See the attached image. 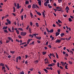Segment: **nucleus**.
<instances>
[{"mask_svg":"<svg viewBox=\"0 0 74 74\" xmlns=\"http://www.w3.org/2000/svg\"><path fill=\"white\" fill-rule=\"evenodd\" d=\"M26 33L25 32H21L20 33V34H21V36H24L26 35Z\"/></svg>","mask_w":74,"mask_h":74,"instance_id":"1","label":"nucleus"},{"mask_svg":"<svg viewBox=\"0 0 74 74\" xmlns=\"http://www.w3.org/2000/svg\"><path fill=\"white\" fill-rule=\"evenodd\" d=\"M61 42V40H60L57 39L56 40V43H60Z\"/></svg>","mask_w":74,"mask_h":74,"instance_id":"2","label":"nucleus"},{"mask_svg":"<svg viewBox=\"0 0 74 74\" xmlns=\"http://www.w3.org/2000/svg\"><path fill=\"white\" fill-rule=\"evenodd\" d=\"M3 69H4V70H3ZM5 69V68L4 66H3V67H2V70H3V71H4V72H6V70Z\"/></svg>","mask_w":74,"mask_h":74,"instance_id":"3","label":"nucleus"},{"mask_svg":"<svg viewBox=\"0 0 74 74\" xmlns=\"http://www.w3.org/2000/svg\"><path fill=\"white\" fill-rule=\"evenodd\" d=\"M6 21H7L8 23V24H10L11 22H10V21L8 19H7L6 20Z\"/></svg>","mask_w":74,"mask_h":74,"instance_id":"4","label":"nucleus"},{"mask_svg":"<svg viewBox=\"0 0 74 74\" xmlns=\"http://www.w3.org/2000/svg\"><path fill=\"white\" fill-rule=\"evenodd\" d=\"M17 9H19L21 7V6H19V4L18 3L17 4Z\"/></svg>","mask_w":74,"mask_h":74,"instance_id":"5","label":"nucleus"},{"mask_svg":"<svg viewBox=\"0 0 74 74\" xmlns=\"http://www.w3.org/2000/svg\"><path fill=\"white\" fill-rule=\"evenodd\" d=\"M59 34H60V33H59L58 32H56V36H58V35H59Z\"/></svg>","mask_w":74,"mask_h":74,"instance_id":"6","label":"nucleus"},{"mask_svg":"<svg viewBox=\"0 0 74 74\" xmlns=\"http://www.w3.org/2000/svg\"><path fill=\"white\" fill-rule=\"evenodd\" d=\"M38 3L39 5H40V6H41V1H38Z\"/></svg>","mask_w":74,"mask_h":74,"instance_id":"7","label":"nucleus"},{"mask_svg":"<svg viewBox=\"0 0 74 74\" xmlns=\"http://www.w3.org/2000/svg\"><path fill=\"white\" fill-rule=\"evenodd\" d=\"M8 27L7 26H6V27H3L2 29L3 30H4V29H7Z\"/></svg>","mask_w":74,"mask_h":74,"instance_id":"8","label":"nucleus"},{"mask_svg":"<svg viewBox=\"0 0 74 74\" xmlns=\"http://www.w3.org/2000/svg\"><path fill=\"white\" fill-rule=\"evenodd\" d=\"M36 6V5H35V4H33L32 5V8L33 9H34L36 8V7H35Z\"/></svg>","mask_w":74,"mask_h":74,"instance_id":"9","label":"nucleus"},{"mask_svg":"<svg viewBox=\"0 0 74 74\" xmlns=\"http://www.w3.org/2000/svg\"><path fill=\"white\" fill-rule=\"evenodd\" d=\"M65 35V34L64 33H62L60 34V36L61 37H63V36Z\"/></svg>","mask_w":74,"mask_h":74,"instance_id":"10","label":"nucleus"},{"mask_svg":"<svg viewBox=\"0 0 74 74\" xmlns=\"http://www.w3.org/2000/svg\"><path fill=\"white\" fill-rule=\"evenodd\" d=\"M53 32V29H51V30H50V31H49V32H50V33H51Z\"/></svg>","mask_w":74,"mask_h":74,"instance_id":"11","label":"nucleus"},{"mask_svg":"<svg viewBox=\"0 0 74 74\" xmlns=\"http://www.w3.org/2000/svg\"><path fill=\"white\" fill-rule=\"evenodd\" d=\"M38 60H36V61H34V63H35V64H38Z\"/></svg>","mask_w":74,"mask_h":74,"instance_id":"12","label":"nucleus"},{"mask_svg":"<svg viewBox=\"0 0 74 74\" xmlns=\"http://www.w3.org/2000/svg\"><path fill=\"white\" fill-rule=\"evenodd\" d=\"M30 16L31 17V18H33V15L32 12L30 13Z\"/></svg>","mask_w":74,"mask_h":74,"instance_id":"13","label":"nucleus"},{"mask_svg":"<svg viewBox=\"0 0 74 74\" xmlns=\"http://www.w3.org/2000/svg\"><path fill=\"white\" fill-rule=\"evenodd\" d=\"M37 14L39 15V16H41V14L39 12H37V13H36Z\"/></svg>","mask_w":74,"mask_h":74,"instance_id":"14","label":"nucleus"},{"mask_svg":"<svg viewBox=\"0 0 74 74\" xmlns=\"http://www.w3.org/2000/svg\"><path fill=\"white\" fill-rule=\"evenodd\" d=\"M30 41V39H29L27 41V45H28L29 44Z\"/></svg>","mask_w":74,"mask_h":74,"instance_id":"15","label":"nucleus"},{"mask_svg":"<svg viewBox=\"0 0 74 74\" xmlns=\"http://www.w3.org/2000/svg\"><path fill=\"white\" fill-rule=\"evenodd\" d=\"M44 70L46 72V73H48V71L47 70V69H44Z\"/></svg>","mask_w":74,"mask_h":74,"instance_id":"16","label":"nucleus"},{"mask_svg":"<svg viewBox=\"0 0 74 74\" xmlns=\"http://www.w3.org/2000/svg\"><path fill=\"white\" fill-rule=\"evenodd\" d=\"M68 20L70 22H71L72 21H73V20H72V19L70 18H68Z\"/></svg>","mask_w":74,"mask_h":74,"instance_id":"17","label":"nucleus"},{"mask_svg":"<svg viewBox=\"0 0 74 74\" xmlns=\"http://www.w3.org/2000/svg\"><path fill=\"white\" fill-rule=\"evenodd\" d=\"M60 40H65V38H60Z\"/></svg>","mask_w":74,"mask_h":74,"instance_id":"18","label":"nucleus"},{"mask_svg":"<svg viewBox=\"0 0 74 74\" xmlns=\"http://www.w3.org/2000/svg\"><path fill=\"white\" fill-rule=\"evenodd\" d=\"M41 37H36V39L39 40H40L41 39Z\"/></svg>","mask_w":74,"mask_h":74,"instance_id":"19","label":"nucleus"},{"mask_svg":"<svg viewBox=\"0 0 74 74\" xmlns=\"http://www.w3.org/2000/svg\"><path fill=\"white\" fill-rule=\"evenodd\" d=\"M36 25L37 27H39V24L38 23H36Z\"/></svg>","mask_w":74,"mask_h":74,"instance_id":"20","label":"nucleus"},{"mask_svg":"<svg viewBox=\"0 0 74 74\" xmlns=\"http://www.w3.org/2000/svg\"><path fill=\"white\" fill-rule=\"evenodd\" d=\"M0 66H4V64H3L2 63H1L0 64Z\"/></svg>","mask_w":74,"mask_h":74,"instance_id":"21","label":"nucleus"},{"mask_svg":"<svg viewBox=\"0 0 74 74\" xmlns=\"http://www.w3.org/2000/svg\"><path fill=\"white\" fill-rule=\"evenodd\" d=\"M56 53V58H57V59H58L59 58L58 56V54L57 53Z\"/></svg>","mask_w":74,"mask_h":74,"instance_id":"22","label":"nucleus"},{"mask_svg":"<svg viewBox=\"0 0 74 74\" xmlns=\"http://www.w3.org/2000/svg\"><path fill=\"white\" fill-rule=\"evenodd\" d=\"M3 31H4V32H5L6 33H8V32L7 30H3Z\"/></svg>","mask_w":74,"mask_h":74,"instance_id":"23","label":"nucleus"},{"mask_svg":"<svg viewBox=\"0 0 74 74\" xmlns=\"http://www.w3.org/2000/svg\"><path fill=\"white\" fill-rule=\"evenodd\" d=\"M29 3V1H26L25 2V4H27L28 3Z\"/></svg>","mask_w":74,"mask_h":74,"instance_id":"24","label":"nucleus"},{"mask_svg":"<svg viewBox=\"0 0 74 74\" xmlns=\"http://www.w3.org/2000/svg\"><path fill=\"white\" fill-rule=\"evenodd\" d=\"M8 39L9 40H12V38H11L10 37H8Z\"/></svg>","mask_w":74,"mask_h":74,"instance_id":"25","label":"nucleus"},{"mask_svg":"<svg viewBox=\"0 0 74 74\" xmlns=\"http://www.w3.org/2000/svg\"><path fill=\"white\" fill-rule=\"evenodd\" d=\"M58 22L59 23H62V22L60 20H58Z\"/></svg>","mask_w":74,"mask_h":74,"instance_id":"26","label":"nucleus"},{"mask_svg":"<svg viewBox=\"0 0 74 74\" xmlns=\"http://www.w3.org/2000/svg\"><path fill=\"white\" fill-rule=\"evenodd\" d=\"M26 42H24L23 43H21L20 44V45H23L24 44H26Z\"/></svg>","mask_w":74,"mask_h":74,"instance_id":"27","label":"nucleus"},{"mask_svg":"<svg viewBox=\"0 0 74 74\" xmlns=\"http://www.w3.org/2000/svg\"><path fill=\"white\" fill-rule=\"evenodd\" d=\"M29 33H30V34L32 33V32H31V29H30V28H29Z\"/></svg>","mask_w":74,"mask_h":74,"instance_id":"28","label":"nucleus"},{"mask_svg":"<svg viewBox=\"0 0 74 74\" xmlns=\"http://www.w3.org/2000/svg\"><path fill=\"white\" fill-rule=\"evenodd\" d=\"M18 60H20L21 59V58L20 56H18Z\"/></svg>","mask_w":74,"mask_h":74,"instance_id":"29","label":"nucleus"},{"mask_svg":"<svg viewBox=\"0 0 74 74\" xmlns=\"http://www.w3.org/2000/svg\"><path fill=\"white\" fill-rule=\"evenodd\" d=\"M53 66L51 65V64H50L47 65V66L48 67H52Z\"/></svg>","mask_w":74,"mask_h":74,"instance_id":"30","label":"nucleus"},{"mask_svg":"<svg viewBox=\"0 0 74 74\" xmlns=\"http://www.w3.org/2000/svg\"><path fill=\"white\" fill-rule=\"evenodd\" d=\"M16 62L17 63L18 62V57L16 58Z\"/></svg>","mask_w":74,"mask_h":74,"instance_id":"31","label":"nucleus"},{"mask_svg":"<svg viewBox=\"0 0 74 74\" xmlns=\"http://www.w3.org/2000/svg\"><path fill=\"white\" fill-rule=\"evenodd\" d=\"M45 13H42V15H43V17H44V18L45 17Z\"/></svg>","mask_w":74,"mask_h":74,"instance_id":"32","label":"nucleus"},{"mask_svg":"<svg viewBox=\"0 0 74 74\" xmlns=\"http://www.w3.org/2000/svg\"><path fill=\"white\" fill-rule=\"evenodd\" d=\"M13 9H14V10L13 11V12H15V8L14 7H13Z\"/></svg>","mask_w":74,"mask_h":74,"instance_id":"33","label":"nucleus"},{"mask_svg":"<svg viewBox=\"0 0 74 74\" xmlns=\"http://www.w3.org/2000/svg\"><path fill=\"white\" fill-rule=\"evenodd\" d=\"M20 74H24V71H22L21 72H20Z\"/></svg>","mask_w":74,"mask_h":74,"instance_id":"34","label":"nucleus"},{"mask_svg":"<svg viewBox=\"0 0 74 74\" xmlns=\"http://www.w3.org/2000/svg\"><path fill=\"white\" fill-rule=\"evenodd\" d=\"M42 53H43V55H45L46 53H47L46 52H42Z\"/></svg>","mask_w":74,"mask_h":74,"instance_id":"35","label":"nucleus"},{"mask_svg":"<svg viewBox=\"0 0 74 74\" xmlns=\"http://www.w3.org/2000/svg\"><path fill=\"white\" fill-rule=\"evenodd\" d=\"M15 52V51H10V53L12 54H14V52Z\"/></svg>","mask_w":74,"mask_h":74,"instance_id":"36","label":"nucleus"},{"mask_svg":"<svg viewBox=\"0 0 74 74\" xmlns=\"http://www.w3.org/2000/svg\"><path fill=\"white\" fill-rule=\"evenodd\" d=\"M66 10L67 9V10H69V8L68 6H66Z\"/></svg>","mask_w":74,"mask_h":74,"instance_id":"37","label":"nucleus"},{"mask_svg":"<svg viewBox=\"0 0 74 74\" xmlns=\"http://www.w3.org/2000/svg\"><path fill=\"white\" fill-rule=\"evenodd\" d=\"M34 41L32 43H30V44H29V45L34 44Z\"/></svg>","mask_w":74,"mask_h":74,"instance_id":"38","label":"nucleus"},{"mask_svg":"<svg viewBox=\"0 0 74 74\" xmlns=\"http://www.w3.org/2000/svg\"><path fill=\"white\" fill-rule=\"evenodd\" d=\"M16 32L17 33V34H19V32L18 30H16Z\"/></svg>","mask_w":74,"mask_h":74,"instance_id":"39","label":"nucleus"},{"mask_svg":"<svg viewBox=\"0 0 74 74\" xmlns=\"http://www.w3.org/2000/svg\"><path fill=\"white\" fill-rule=\"evenodd\" d=\"M60 72H60V71L59 70L57 71V73H58V74H60Z\"/></svg>","mask_w":74,"mask_h":74,"instance_id":"40","label":"nucleus"},{"mask_svg":"<svg viewBox=\"0 0 74 74\" xmlns=\"http://www.w3.org/2000/svg\"><path fill=\"white\" fill-rule=\"evenodd\" d=\"M57 67H60V66H59V63L58 62V63H57Z\"/></svg>","mask_w":74,"mask_h":74,"instance_id":"41","label":"nucleus"},{"mask_svg":"<svg viewBox=\"0 0 74 74\" xmlns=\"http://www.w3.org/2000/svg\"><path fill=\"white\" fill-rule=\"evenodd\" d=\"M28 8H31V5H29L28 6Z\"/></svg>","mask_w":74,"mask_h":74,"instance_id":"42","label":"nucleus"},{"mask_svg":"<svg viewBox=\"0 0 74 74\" xmlns=\"http://www.w3.org/2000/svg\"><path fill=\"white\" fill-rule=\"evenodd\" d=\"M69 63L70 64H73V62H71L70 61H69Z\"/></svg>","mask_w":74,"mask_h":74,"instance_id":"43","label":"nucleus"},{"mask_svg":"<svg viewBox=\"0 0 74 74\" xmlns=\"http://www.w3.org/2000/svg\"><path fill=\"white\" fill-rule=\"evenodd\" d=\"M46 31H47V32L49 33V29H48V28H46Z\"/></svg>","mask_w":74,"mask_h":74,"instance_id":"44","label":"nucleus"},{"mask_svg":"<svg viewBox=\"0 0 74 74\" xmlns=\"http://www.w3.org/2000/svg\"><path fill=\"white\" fill-rule=\"evenodd\" d=\"M44 5L45 6L47 7V3H44Z\"/></svg>","mask_w":74,"mask_h":74,"instance_id":"45","label":"nucleus"},{"mask_svg":"<svg viewBox=\"0 0 74 74\" xmlns=\"http://www.w3.org/2000/svg\"><path fill=\"white\" fill-rule=\"evenodd\" d=\"M51 64L53 66H54L55 65V63H52L51 64Z\"/></svg>","mask_w":74,"mask_h":74,"instance_id":"46","label":"nucleus"},{"mask_svg":"<svg viewBox=\"0 0 74 74\" xmlns=\"http://www.w3.org/2000/svg\"><path fill=\"white\" fill-rule=\"evenodd\" d=\"M69 56V55L67 53H66V55H65V57H68Z\"/></svg>","mask_w":74,"mask_h":74,"instance_id":"47","label":"nucleus"},{"mask_svg":"<svg viewBox=\"0 0 74 74\" xmlns=\"http://www.w3.org/2000/svg\"><path fill=\"white\" fill-rule=\"evenodd\" d=\"M67 65H65V69H68V68H67Z\"/></svg>","mask_w":74,"mask_h":74,"instance_id":"48","label":"nucleus"},{"mask_svg":"<svg viewBox=\"0 0 74 74\" xmlns=\"http://www.w3.org/2000/svg\"><path fill=\"white\" fill-rule=\"evenodd\" d=\"M60 68V69H63V67H62V66H60L59 67Z\"/></svg>","mask_w":74,"mask_h":74,"instance_id":"49","label":"nucleus"},{"mask_svg":"<svg viewBox=\"0 0 74 74\" xmlns=\"http://www.w3.org/2000/svg\"><path fill=\"white\" fill-rule=\"evenodd\" d=\"M52 56L53 57H55V55H54V54H53V53L52 54Z\"/></svg>","mask_w":74,"mask_h":74,"instance_id":"50","label":"nucleus"},{"mask_svg":"<svg viewBox=\"0 0 74 74\" xmlns=\"http://www.w3.org/2000/svg\"><path fill=\"white\" fill-rule=\"evenodd\" d=\"M48 47H49V48H51V45H48Z\"/></svg>","mask_w":74,"mask_h":74,"instance_id":"51","label":"nucleus"},{"mask_svg":"<svg viewBox=\"0 0 74 74\" xmlns=\"http://www.w3.org/2000/svg\"><path fill=\"white\" fill-rule=\"evenodd\" d=\"M46 3V4L49 3V1H46V2L45 3Z\"/></svg>","mask_w":74,"mask_h":74,"instance_id":"52","label":"nucleus"},{"mask_svg":"<svg viewBox=\"0 0 74 74\" xmlns=\"http://www.w3.org/2000/svg\"><path fill=\"white\" fill-rule=\"evenodd\" d=\"M63 16L65 17H66V16H67V15L66 14V15L63 14Z\"/></svg>","mask_w":74,"mask_h":74,"instance_id":"53","label":"nucleus"},{"mask_svg":"<svg viewBox=\"0 0 74 74\" xmlns=\"http://www.w3.org/2000/svg\"><path fill=\"white\" fill-rule=\"evenodd\" d=\"M25 56V58L27 59V58H28V55H26Z\"/></svg>","mask_w":74,"mask_h":74,"instance_id":"54","label":"nucleus"},{"mask_svg":"<svg viewBox=\"0 0 74 74\" xmlns=\"http://www.w3.org/2000/svg\"><path fill=\"white\" fill-rule=\"evenodd\" d=\"M18 30H20L21 31H23V29L22 28H18Z\"/></svg>","mask_w":74,"mask_h":74,"instance_id":"55","label":"nucleus"},{"mask_svg":"<svg viewBox=\"0 0 74 74\" xmlns=\"http://www.w3.org/2000/svg\"><path fill=\"white\" fill-rule=\"evenodd\" d=\"M9 40H6V43L7 44L8 43H9Z\"/></svg>","mask_w":74,"mask_h":74,"instance_id":"56","label":"nucleus"},{"mask_svg":"<svg viewBox=\"0 0 74 74\" xmlns=\"http://www.w3.org/2000/svg\"><path fill=\"white\" fill-rule=\"evenodd\" d=\"M70 17L71 18H72V19H74V17L72 16H70Z\"/></svg>","mask_w":74,"mask_h":74,"instance_id":"57","label":"nucleus"},{"mask_svg":"<svg viewBox=\"0 0 74 74\" xmlns=\"http://www.w3.org/2000/svg\"><path fill=\"white\" fill-rule=\"evenodd\" d=\"M18 37L19 38H21V35H18Z\"/></svg>","mask_w":74,"mask_h":74,"instance_id":"58","label":"nucleus"},{"mask_svg":"<svg viewBox=\"0 0 74 74\" xmlns=\"http://www.w3.org/2000/svg\"><path fill=\"white\" fill-rule=\"evenodd\" d=\"M14 6L15 7H16V6H17V5H16V4L15 3H14Z\"/></svg>","mask_w":74,"mask_h":74,"instance_id":"59","label":"nucleus"},{"mask_svg":"<svg viewBox=\"0 0 74 74\" xmlns=\"http://www.w3.org/2000/svg\"><path fill=\"white\" fill-rule=\"evenodd\" d=\"M37 42L39 43H40V40H37Z\"/></svg>","mask_w":74,"mask_h":74,"instance_id":"60","label":"nucleus"},{"mask_svg":"<svg viewBox=\"0 0 74 74\" xmlns=\"http://www.w3.org/2000/svg\"><path fill=\"white\" fill-rule=\"evenodd\" d=\"M8 31H9L10 32H11V29H10L8 28Z\"/></svg>","mask_w":74,"mask_h":74,"instance_id":"61","label":"nucleus"},{"mask_svg":"<svg viewBox=\"0 0 74 74\" xmlns=\"http://www.w3.org/2000/svg\"><path fill=\"white\" fill-rule=\"evenodd\" d=\"M53 5L55 6H56V4L55 3H54Z\"/></svg>","mask_w":74,"mask_h":74,"instance_id":"62","label":"nucleus"},{"mask_svg":"<svg viewBox=\"0 0 74 74\" xmlns=\"http://www.w3.org/2000/svg\"><path fill=\"white\" fill-rule=\"evenodd\" d=\"M11 57V56L10 55H9V56H8V58H10Z\"/></svg>","mask_w":74,"mask_h":74,"instance_id":"63","label":"nucleus"},{"mask_svg":"<svg viewBox=\"0 0 74 74\" xmlns=\"http://www.w3.org/2000/svg\"><path fill=\"white\" fill-rule=\"evenodd\" d=\"M21 20H23V16H21Z\"/></svg>","mask_w":74,"mask_h":74,"instance_id":"64","label":"nucleus"}]
</instances>
